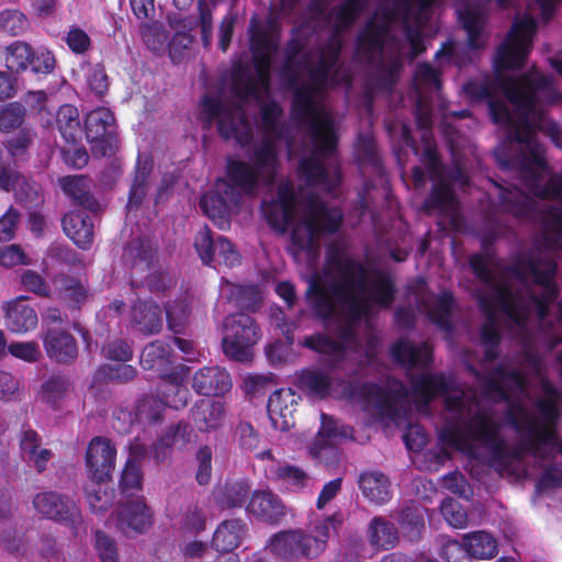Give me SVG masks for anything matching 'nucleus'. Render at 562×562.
Segmentation results:
<instances>
[{"mask_svg":"<svg viewBox=\"0 0 562 562\" xmlns=\"http://www.w3.org/2000/svg\"><path fill=\"white\" fill-rule=\"evenodd\" d=\"M229 372L218 366L199 369L192 379V389L206 397L223 396L232 390Z\"/></svg>","mask_w":562,"mask_h":562,"instance_id":"20","label":"nucleus"},{"mask_svg":"<svg viewBox=\"0 0 562 562\" xmlns=\"http://www.w3.org/2000/svg\"><path fill=\"white\" fill-rule=\"evenodd\" d=\"M351 336V328L344 327L339 331L340 339H334L324 333H314L305 336L301 345L319 355L342 357L347 350L346 340Z\"/></svg>","mask_w":562,"mask_h":562,"instance_id":"33","label":"nucleus"},{"mask_svg":"<svg viewBox=\"0 0 562 562\" xmlns=\"http://www.w3.org/2000/svg\"><path fill=\"white\" fill-rule=\"evenodd\" d=\"M508 425L520 435L526 449L544 460L562 459V440L555 430L540 427V420L521 403L510 402L505 413ZM562 462V460L560 461Z\"/></svg>","mask_w":562,"mask_h":562,"instance_id":"5","label":"nucleus"},{"mask_svg":"<svg viewBox=\"0 0 562 562\" xmlns=\"http://www.w3.org/2000/svg\"><path fill=\"white\" fill-rule=\"evenodd\" d=\"M24 299L20 296L5 305V326L13 333H26L37 326V314Z\"/></svg>","mask_w":562,"mask_h":562,"instance_id":"35","label":"nucleus"},{"mask_svg":"<svg viewBox=\"0 0 562 562\" xmlns=\"http://www.w3.org/2000/svg\"><path fill=\"white\" fill-rule=\"evenodd\" d=\"M222 350L237 362H248L254 357V347L261 337L256 319L246 313H234L223 322Z\"/></svg>","mask_w":562,"mask_h":562,"instance_id":"8","label":"nucleus"},{"mask_svg":"<svg viewBox=\"0 0 562 562\" xmlns=\"http://www.w3.org/2000/svg\"><path fill=\"white\" fill-rule=\"evenodd\" d=\"M543 390L547 394L546 397L537 400L536 407L541 416L540 427L553 428L560 416V411L557 404L558 391L550 384H544Z\"/></svg>","mask_w":562,"mask_h":562,"instance_id":"59","label":"nucleus"},{"mask_svg":"<svg viewBox=\"0 0 562 562\" xmlns=\"http://www.w3.org/2000/svg\"><path fill=\"white\" fill-rule=\"evenodd\" d=\"M133 322L138 330L154 334L162 327V312L156 303L139 301L133 306Z\"/></svg>","mask_w":562,"mask_h":562,"instance_id":"42","label":"nucleus"},{"mask_svg":"<svg viewBox=\"0 0 562 562\" xmlns=\"http://www.w3.org/2000/svg\"><path fill=\"white\" fill-rule=\"evenodd\" d=\"M299 386L310 395L325 400L330 395L333 380L321 369H304L297 376Z\"/></svg>","mask_w":562,"mask_h":562,"instance_id":"43","label":"nucleus"},{"mask_svg":"<svg viewBox=\"0 0 562 562\" xmlns=\"http://www.w3.org/2000/svg\"><path fill=\"white\" fill-rule=\"evenodd\" d=\"M251 494V485L246 479L227 480L212 492L213 502L221 510L244 507Z\"/></svg>","mask_w":562,"mask_h":562,"instance_id":"25","label":"nucleus"},{"mask_svg":"<svg viewBox=\"0 0 562 562\" xmlns=\"http://www.w3.org/2000/svg\"><path fill=\"white\" fill-rule=\"evenodd\" d=\"M30 27L26 15L18 9L0 11V32L11 36H20Z\"/></svg>","mask_w":562,"mask_h":562,"instance_id":"62","label":"nucleus"},{"mask_svg":"<svg viewBox=\"0 0 562 562\" xmlns=\"http://www.w3.org/2000/svg\"><path fill=\"white\" fill-rule=\"evenodd\" d=\"M344 220L340 207L310 199L299 222L291 229V244L297 251L312 252L319 238L336 235L341 229Z\"/></svg>","mask_w":562,"mask_h":562,"instance_id":"4","label":"nucleus"},{"mask_svg":"<svg viewBox=\"0 0 562 562\" xmlns=\"http://www.w3.org/2000/svg\"><path fill=\"white\" fill-rule=\"evenodd\" d=\"M64 192L85 210L95 212L97 200L90 194V182L85 176H67L59 180Z\"/></svg>","mask_w":562,"mask_h":562,"instance_id":"41","label":"nucleus"},{"mask_svg":"<svg viewBox=\"0 0 562 562\" xmlns=\"http://www.w3.org/2000/svg\"><path fill=\"white\" fill-rule=\"evenodd\" d=\"M296 204L293 186L290 182H283L278 186L276 198L261 202V212L271 229L284 234L293 223Z\"/></svg>","mask_w":562,"mask_h":562,"instance_id":"15","label":"nucleus"},{"mask_svg":"<svg viewBox=\"0 0 562 562\" xmlns=\"http://www.w3.org/2000/svg\"><path fill=\"white\" fill-rule=\"evenodd\" d=\"M501 434V425L494 417L483 409H477L463 423L449 420L441 431V438L460 451L472 449L473 442L484 446L496 439Z\"/></svg>","mask_w":562,"mask_h":562,"instance_id":"9","label":"nucleus"},{"mask_svg":"<svg viewBox=\"0 0 562 562\" xmlns=\"http://www.w3.org/2000/svg\"><path fill=\"white\" fill-rule=\"evenodd\" d=\"M344 391L350 400L359 398L366 403H373L381 419L395 422L401 418L395 394L375 382H348Z\"/></svg>","mask_w":562,"mask_h":562,"instance_id":"16","label":"nucleus"},{"mask_svg":"<svg viewBox=\"0 0 562 562\" xmlns=\"http://www.w3.org/2000/svg\"><path fill=\"white\" fill-rule=\"evenodd\" d=\"M369 540L371 546L389 550L398 542V530L395 525L383 518L374 517L368 527Z\"/></svg>","mask_w":562,"mask_h":562,"instance_id":"44","label":"nucleus"},{"mask_svg":"<svg viewBox=\"0 0 562 562\" xmlns=\"http://www.w3.org/2000/svg\"><path fill=\"white\" fill-rule=\"evenodd\" d=\"M537 32V21L531 15L515 19L505 41L497 47L493 65L497 74L518 70L526 64Z\"/></svg>","mask_w":562,"mask_h":562,"instance_id":"7","label":"nucleus"},{"mask_svg":"<svg viewBox=\"0 0 562 562\" xmlns=\"http://www.w3.org/2000/svg\"><path fill=\"white\" fill-rule=\"evenodd\" d=\"M114 115L106 108H98L91 111L86 117V137L90 143H100L102 155H106L105 145H110Z\"/></svg>","mask_w":562,"mask_h":562,"instance_id":"29","label":"nucleus"},{"mask_svg":"<svg viewBox=\"0 0 562 562\" xmlns=\"http://www.w3.org/2000/svg\"><path fill=\"white\" fill-rule=\"evenodd\" d=\"M246 509L259 520L270 525H278L286 515L281 497L266 490L252 492Z\"/></svg>","mask_w":562,"mask_h":562,"instance_id":"22","label":"nucleus"},{"mask_svg":"<svg viewBox=\"0 0 562 562\" xmlns=\"http://www.w3.org/2000/svg\"><path fill=\"white\" fill-rule=\"evenodd\" d=\"M248 532V525L243 518H229L220 522L214 530L211 546L221 553H232L237 549Z\"/></svg>","mask_w":562,"mask_h":562,"instance_id":"27","label":"nucleus"},{"mask_svg":"<svg viewBox=\"0 0 562 562\" xmlns=\"http://www.w3.org/2000/svg\"><path fill=\"white\" fill-rule=\"evenodd\" d=\"M165 411V401L155 396H146L137 403L135 415L139 423L155 424L161 420Z\"/></svg>","mask_w":562,"mask_h":562,"instance_id":"63","label":"nucleus"},{"mask_svg":"<svg viewBox=\"0 0 562 562\" xmlns=\"http://www.w3.org/2000/svg\"><path fill=\"white\" fill-rule=\"evenodd\" d=\"M540 213L543 247L549 250L562 248V206L548 205Z\"/></svg>","mask_w":562,"mask_h":562,"instance_id":"40","label":"nucleus"},{"mask_svg":"<svg viewBox=\"0 0 562 562\" xmlns=\"http://www.w3.org/2000/svg\"><path fill=\"white\" fill-rule=\"evenodd\" d=\"M44 347L49 358L61 363L76 359L78 349L75 338L65 330L49 329L44 337Z\"/></svg>","mask_w":562,"mask_h":562,"instance_id":"34","label":"nucleus"},{"mask_svg":"<svg viewBox=\"0 0 562 562\" xmlns=\"http://www.w3.org/2000/svg\"><path fill=\"white\" fill-rule=\"evenodd\" d=\"M202 111L207 115L209 122L217 121V132L224 140L235 139L241 147L252 140V128L240 104H224L217 98L204 95Z\"/></svg>","mask_w":562,"mask_h":562,"instance_id":"10","label":"nucleus"},{"mask_svg":"<svg viewBox=\"0 0 562 562\" xmlns=\"http://www.w3.org/2000/svg\"><path fill=\"white\" fill-rule=\"evenodd\" d=\"M551 76L543 74H524L518 78H504L499 87L506 98L526 114L531 113L538 103V93L552 87Z\"/></svg>","mask_w":562,"mask_h":562,"instance_id":"13","label":"nucleus"},{"mask_svg":"<svg viewBox=\"0 0 562 562\" xmlns=\"http://www.w3.org/2000/svg\"><path fill=\"white\" fill-rule=\"evenodd\" d=\"M33 507L41 516L61 522L77 532L82 524L81 510L68 496L56 492L38 493L33 498Z\"/></svg>","mask_w":562,"mask_h":562,"instance_id":"14","label":"nucleus"},{"mask_svg":"<svg viewBox=\"0 0 562 562\" xmlns=\"http://www.w3.org/2000/svg\"><path fill=\"white\" fill-rule=\"evenodd\" d=\"M544 260L554 259L549 256L519 255L508 267V272L519 281H524L527 274L530 273L533 276V281H536L537 274L541 273L544 269Z\"/></svg>","mask_w":562,"mask_h":562,"instance_id":"53","label":"nucleus"},{"mask_svg":"<svg viewBox=\"0 0 562 562\" xmlns=\"http://www.w3.org/2000/svg\"><path fill=\"white\" fill-rule=\"evenodd\" d=\"M338 436L335 420L322 414V427L318 430L310 452L313 459L325 462L326 464L336 462L338 459V450L333 443V439Z\"/></svg>","mask_w":562,"mask_h":562,"instance_id":"30","label":"nucleus"},{"mask_svg":"<svg viewBox=\"0 0 562 562\" xmlns=\"http://www.w3.org/2000/svg\"><path fill=\"white\" fill-rule=\"evenodd\" d=\"M397 524L405 539L409 542L419 541L425 530L423 508L414 502L405 504L397 514Z\"/></svg>","mask_w":562,"mask_h":562,"instance_id":"39","label":"nucleus"},{"mask_svg":"<svg viewBox=\"0 0 562 562\" xmlns=\"http://www.w3.org/2000/svg\"><path fill=\"white\" fill-rule=\"evenodd\" d=\"M199 205L202 212L220 228L229 226V207L225 199L214 192L201 196Z\"/></svg>","mask_w":562,"mask_h":562,"instance_id":"49","label":"nucleus"},{"mask_svg":"<svg viewBox=\"0 0 562 562\" xmlns=\"http://www.w3.org/2000/svg\"><path fill=\"white\" fill-rule=\"evenodd\" d=\"M104 482L91 481L86 487V497L90 510L101 515L112 507L114 503V491L103 485Z\"/></svg>","mask_w":562,"mask_h":562,"instance_id":"55","label":"nucleus"},{"mask_svg":"<svg viewBox=\"0 0 562 562\" xmlns=\"http://www.w3.org/2000/svg\"><path fill=\"white\" fill-rule=\"evenodd\" d=\"M431 179L434 186L423 203V210L427 213L446 210L454 201L453 189L442 176Z\"/></svg>","mask_w":562,"mask_h":562,"instance_id":"51","label":"nucleus"},{"mask_svg":"<svg viewBox=\"0 0 562 562\" xmlns=\"http://www.w3.org/2000/svg\"><path fill=\"white\" fill-rule=\"evenodd\" d=\"M33 48L30 44L15 41L5 48V66L10 71H25L30 66Z\"/></svg>","mask_w":562,"mask_h":562,"instance_id":"61","label":"nucleus"},{"mask_svg":"<svg viewBox=\"0 0 562 562\" xmlns=\"http://www.w3.org/2000/svg\"><path fill=\"white\" fill-rule=\"evenodd\" d=\"M226 417L225 404L218 400L199 398L188 412L187 420L178 422V440L183 445L196 443L199 432L218 429Z\"/></svg>","mask_w":562,"mask_h":562,"instance_id":"11","label":"nucleus"},{"mask_svg":"<svg viewBox=\"0 0 562 562\" xmlns=\"http://www.w3.org/2000/svg\"><path fill=\"white\" fill-rule=\"evenodd\" d=\"M338 59V49L329 55H322L318 63L308 71L310 82L296 86L291 101V117L295 123L308 126L314 150L322 157L335 154L338 137L330 115L317 105L315 97L327 86Z\"/></svg>","mask_w":562,"mask_h":562,"instance_id":"2","label":"nucleus"},{"mask_svg":"<svg viewBox=\"0 0 562 562\" xmlns=\"http://www.w3.org/2000/svg\"><path fill=\"white\" fill-rule=\"evenodd\" d=\"M342 522V514L335 512L313 521L310 531L302 528L278 531L270 538L268 547L271 553L282 561L313 560L325 551L330 530L336 531Z\"/></svg>","mask_w":562,"mask_h":562,"instance_id":"3","label":"nucleus"},{"mask_svg":"<svg viewBox=\"0 0 562 562\" xmlns=\"http://www.w3.org/2000/svg\"><path fill=\"white\" fill-rule=\"evenodd\" d=\"M154 259V250L150 244L142 238L130 241L123 252V260L126 265L138 271H147Z\"/></svg>","mask_w":562,"mask_h":562,"instance_id":"48","label":"nucleus"},{"mask_svg":"<svg viewBox=\"0 0 562 562\" xmlns=\"http://www.w3.org/2000/svg\"><path fill=\"white\" fill-rule=\"evenodd\" d=\"M260 173L254 166L239 159H228L226 162L225 193L254 195L259 187Z\"/></svg>","mask_w":562,"mask_h":562,"instance_id":"21","label":"nucleus"},{"mask_svg":"<svg viewBox=\"0 0 562 562\" xmlns=\"http://www.w3.org/2000/svg\"><path fill=\"white\" fill-rule=\"evenodd\" d=\"M326 265L337 277L324 282L315 276L311 279L305 297L314 316L327 323L341 312H347L350 325L357 324L370 314L373 303L382 310L391 308L396 297V285L390 271L373 269V280L368 297H360L366 289L368 270L364 263L347 255L337 243H330L325 252Z\"/></svg>","mask_w":562,"mask_h":562,"instance_id":"1","label":"nucleus"},{"mask_svg":"<svg viewBox=\"0 0 562 562\" xmlns=\"http://www.w3.org/2000/svg\"><path fill=\"white\" fill-rule=\"evenodd\" d=\"M485 447L490 451L488 464L499 473L506 471L512 461L519 458V453L508 447L501 434L496 439L486 443Z\"/></svg>","mask_w":562,"mask_h":562,"instance_id":"58","label":"nucleus"},{"mask_svg":"<svg viewBox=\"0 0 562 562\" xmlns=\"http://www.w3.org/2000/svg\"><path fill=\"white\" fill-rule=\"evenodd\" d=\"M389 27L378 23L374 19L367 21L356 37V52L358 55L372 61L376 54H381L385 47Z\"/></svg>","mask_w":562,"mask_h":562,"instance_id":"26","label":"nucleus"},{"mask_svg":"<svg viewBox=\"0 0 562 562\" xmlns=\"http://www.w3.org/2000/svg\"><path fill=\"white\" fill-rule=\"evenodd\" d=\"M281 105L271 100L260 105V130L262 137L251 156L254 168L274 172L278 166L277 142L284 138L286 126L282 121Z\"/></svg>","mask_w":562,"mask_h":562,"instance_id":"6","label":"nucleus"},{"mask_svg":"<svg viewBox=\"0 0 562 562\" xmlns=\"http://www.w3.org/2000/svg\"><path fill=\"white\" fill-rule=\"evenodd\" d=\"M151 172V162L138 158L135 176L130 190L127 207H138L147 193V181Z\"/></svg>","mask_w":562,"mask_h":562,"instance_id":"56","label":"nucleus"},{"mask_svg":"<svg viewBox=\"0 0 562 562\" xmlns=\"http://www.w3.org/2000/svg\"><path fill=\"white\" fill-rule=\"evenodd\" d=\"M453 307V294L450 291H442L438 295L436 304L429 310L428 318L440 330L450 334L453 330L451 321Z\"/></svg>","mask_w":562,"mask_h":562,"instance_id":"50","label":"nucleus"},{"mask_svg":"<svg viewBox=\"0 0 562 562\" xmlns=\"http://www.w3.org/2000/svg\"><path fill=\"white\" fill-rule=\"evenodd\" d=\"M93 223L86 211H72L63 218L65 234L80 248H89L93 241Z\"/></svg>","mask_w":562,"mask_h":562,"instance_id":"32","label":"nucleus"},{"mask_svg":"<svg viewBox=\"0 0 562 562\" xmlns=\"http://www.w3.org/2000/svg\"><path fill=\"white\" fill-rule=\"evenodd\" d=\"M249 48L256 74L271 72L272 56L279 48L278 40L267 29L256 25L250 30Z\"/></svg>","mask_w":562,"mask_h":562,"instance_id":"23","label":"nucleus"},{"mask_svg":"<svg viewBox=\"0 0 562 562\" xmlns=\"http://www.w3.org/2000/svg\"><path fill=\"white\" fill-rule=\"evenodd\" d=\"M70 392L71 386L69 381L63 376L56 375L43 383L38 398L53 408H57Z\"/></svg>","mask_w":562,"mask_h":562,"instance_id":"54","label":"nucleus"},{"mask_svg":"<svg viewBox=\"0 0 562 562\" xmlns=\"http://www.w3.org/2000/svg\"><path fill=\"white\" fill-rule=\"evenodd\" d=\"M477 304L481 312L485 316V321L481 326H498V319L495 312V304L505 316L517 326H526L529 310L524 304L521 296L518 292H514L509 284L501 283L495 285V291L492 294L481 292L477 294Z\"/></svg>","mask_w":562,"mask_h":562,"instance_id":"12","label":"nucleus"},{"mask_svg":"<svg viewBox=\"0 0 562 562\" xmlns=\"http://www.w3.org/2000/svg\"><path fill=\"white\" fill-rule=\"evenodd\" d=\"M266 476L290 492H300L307 487L310 476L302 468L277 461L267 471Z\"/></svg>","mask_w":562,"mask_h":562,"instance_id":"31","label":"nucleus"},{"mask_svg":"<svg viewBox=\"0 0 562 562\" xmlns=\"http://www.w3.org/2000/svg\"><path fill=\"white\" fill-rule=\"evenodd\" d=\"M232 91L238 99L243 101H246L250 97L258 98L259 95L256 79L241 64H238L233 68Z\"/></svg>","mask_w":562,"mask_h":562,"instance_id":"57","label":"nucleus"},{"mask_svg":"<svg viewBox=\"0 0 562 562\" xmlns=\"http://www.w3.org/2000/svg\"><path fill=\"white\" fill-rule=\"evenodd\" d=\"M206 527V514L196 503L190 504L181 515L180 529L184 533L198 535Z\"/></svg>","mask_w":562,"mask_h":562,"instance_id":"64","label":"nucleus"},{"mask_svg":"<svg viewBox=\"0 0 562 562\" xmlns=\"http://www.w3.org/2000/svg\"><path fill=\"white\" fill-rule=\"evenodd\" d=\"M413 395L428 405L434 398L450 391V384L442 374L424 373L411 379Z\"/></svg>","mask_w":562,"mask_h":562,"instance_id":"36","label":"nucleus"},{"mask_svg":"<svg viewBox=\"0 0 562 562\" xmlns=\"http://www.w3.org/2000/svg\"><path fill=\"white\" fill-rule=\"evenodd\" d=\"M86 467L91 481H108L115 468L116 448L104 437H94L86 451Z\"/></svg>","mask_w":562,"mask_h":562,"instance_id":"18","label":"nucleus"},{"mask_svg":"<svg viewBox=\"0 0 562 562\" xmlns=\"http://www.w3.org/2000/svg\"><path fill=\"white\" fill-rule=\"evenodd\" d=\"M358 484L362 495L376 505H383L391 498L390 481L380 471L361 473Z\"/></svg>","mask_w":562,"mask_h":562,"instance_id":"38","label":"nucleus"},{"mask_svg":"<svg viewBox=\"0 0 562 562\" xmlns=\"http://www.w3.org/2000/svg\"><path fill=\"white\" fill-rule=\"evenodd\" d=\"M299 173L304 178L307 187L330 189L329 172L324 164L315 156L304 157L297 167Z\"/></svg>","mask_w":562,"mask_h":562,"instance_id":"47","label":"nucleus"},{"mask_svg":"<svg viewBox=\"0 0 562 562\" xmlns=\"http://www.w3.org/2000/svg\"><path fill=\"white\" fill-rule=\"evenodd\" d=\"M77 75L82 76L88 89L97 97H103L106 93L110 81L102 64L81 63Z\"/></svg>","mask_w":562,"mask_h":562,"instance_id":"52","label":"nucleus"},{"mask_svg":"<svg viewBox=\"0 0 562 562\" xmlns=\"http://www.w3.org/2000/svg\"><path fill=\"white\" fill-rule=\"evenodd\" d=\"M140 366L146 371H153L171 387L176 386L173 353L168 344L157 340L146 346L142 351Z\"/></svg>","mask_w":562,"mask_h":562,"instance_id":"19","label":"nucleus"},{"mask_svg":"<svg viewBox=\"0 0 562 562\" xmlns=\"http://www.w3.org/2000/svg\"><path fill=\"white\" fill-rule=\"evenodd\" d=\"M392 359L408 368H426L432 362V352L427 342L412 344L406 338H398L390 348Z\"/></svg>","mask_w":562,"mask_h":562,"instance_id":"28","label":"nucleus"},{"mask_svg":"<svg viewBox=\"0 0 562 562\" xmlns=\"http://www.w3.org/2000/svg\"><path fill=\"white\" fill-rule=\"evenodd\" d=\"M467 550L471 558L479 560L492 559L497 554L496 539L488 532L479 530L463 536Z\"/></svg>","mask_w":562,"mask_h":562,"instance_id":"46","label":"nucleus"},{"mask_svg":"<svg viewBox=\"0 0 562 562\" xmlns=\"http://www.w3.org/2000/svg\"><path fill=\"white\" fill-rule=\"evenodd\" d=\"M115 528L127 537L146 532L153 525V513L143 496L122 504L113 516Z\"/></svg>","mask_w":562,"mask_h":562,"instance_id":"17","label":"nucleus"},{"mask_svg":"<svg viewBox=\"0 0 562 562\" xmlns=\"http://www.w3.org/2000/svg\"><path fill=\"white\" fill-rule=\"evenodd\" d=\"M558 269L555 260H544V269L541 273L537 274L536 284L541 285L543 289L539 295L532 294V301H542L551 303L558 295L559 290L557 284L553 282Z\"/></svg>","mask_w":562,"mask_h":562,"instance_id":"60","label":"nucleus"},{"mask_svg":"<svg viewBox=\"0 0 562 562\" xmlns=\"http://www.w3.org/2000/svg\"><path fill=\"white\" fill-rule=\"evenodd\" d=\"M499 204L503 210L519 218H531L539 212L538 203L521 190L502 189Z\"/></svg>","mask_w":562,"mask_h":562,"instance_id":"37","label":"nucleus"},{"mask_svg":"<svg viewBox=\"0 0 562 562\" xmlns=\"http://www.w3.org/2000/svg\"><path fill=\"white\" fill-rule=\"evenodd\" d=\"M295 394L291 389L274 391L268 400L267 412L274 429L286 431L294 426Z\"/></svg>","mask_w":562,"mask_h":562,"instance_id":"24","label":"nucleus"},{"mask_svg":"<svg viewBox=\"0 0 562 562\" xmlns=\"http://www.w3.org/2000/svg\"><path fill=\"white\" fill-rule=\"evenodd\" d=\"M56 123L63 138L67 143L76 144L81 139L83 131L79 119V112L74 105H61L56 114Z\"/></svg>","mask_w":562,"mask_h":562,"instance_id":"45","label":"nucleus"}]
</instances>
